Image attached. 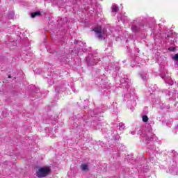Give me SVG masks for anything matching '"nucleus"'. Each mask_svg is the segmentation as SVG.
I'll use <instances>...</instances> for the list:
<instances>
[{
	"instance_id": "f257e3e1",
	"label": "nucleus",
	"mask_w": 178,
	"mask_h": 178,
	"mask_svg": "<svg viewBox=\"0 0 178 178\" xmlns=\"http://www.w3.org/2000/svg\"><path fill=\"white\" fill-rule=\"evenodd\" d=\"M92 31H94L95 36L97 37L99 40H104L106 35L105 29L101 26H95Z\"/></svg>"
},
{
	"instance_id": "f03ea898",
	"label": "nucleus",
	"mask_w": 178,
	"mask_h": 178,
	"mask_svg": "<svg viewBox=\"0 0 178 178\" xmlns=\"http://www.w3.org/2000/svg\"><path fill=\"white\" fill-rule=\"evenodd\" d=\"M51 173V168L49 167L40 168L36 172L38 177H45Z\"/></svg>"
},
{
	"instance_id": "7ed1b4c3",
	"label": "nucleus",
	"mask_w": 178,
	"mask_h": 178,
	"mask_svg": "<svg viewBox=\"0 0 178 178\" xmlns=\"http://www.w3.org/2000/svg\"><path fill=\"white\" fill-rule=\"evenodd\" d=\"M161 77L164 79L165 83H166L167 84H170V86H172L173 81L172 80V78H170V76L161 74Z\"/></svg>"
},
{
	"instance_id": "20e7f679",
	"label": "nucleus",
	"mask_w": 178,
	"mask_h": 178,
	"mask_svg": "<svg viewBox=\"0 0 178 178\" xmlns=\"http://www.w3.org/2000/svg\"><path fill=\"white\" fill-rule=\"evenodd\" d=\"M80 169L82 172H88L90 170V167L87 163H83L80 165Z\"/></svg>"
},
{
	"instance_id": "39448f33",
	"label": "nucleus",
	"mask_w": 178,
	"mask_h": 178,
	"mask_svg": "<svg viewBox=\"0 0 178 178\" xmlns=\"http://www.w3.org/2000/svg\"><path fill=\"white\" fill-rule=\"evenodd\" d=\"M124 124H123L122 122L119 123L118 129L119 130H120V131H123V130H124Z\"/></svg>"
},
{
	"instance_id": "423d86ee",
	"label": "nucleus",
	"mask_w": 178,
	"mask_h": 178,
	"mask_svg": "<svg viewBox=\"0 0 178 178\" xmlns=\"http://www.w3.org/2000/svg\"><path fill=\"white\" fill-rule=\"evenodd\" d=\"M118 10H119V8L118 7V6H116V4L113 5L112 12L116 13V12H118Z\"/></svg>"
},
{
	"instance_id": "0eeeda50",
	"label": "nucleus",
	"mask_w": 178,
	"mask_h": 178,
	"mask_svg": "<svg viewBox=\"0 0 178 178\" xmlns=\"http://www.w3.org/2000/svg\"><path fill=\"white\" fill-rule=\"evenodd\" d=\"M40 15H41L40 12H35L31 14V17L34 18L35 16H40Z\"/></svg>"
},
{
	"instance_id": "6e6552de",
	"label": "nucleus",
	"mask_w": 178,
	"mask_h": 178,
	"mask_svg": "<svg viewBox=\"0 0 178 178\" xmlns=\"http://www.w3.org/2000/svg\"><path fill=\"white\" fill-rule=\"evenodd\" d=\"M141 77L143 79V80L144 81H147V79H148V75H147V74H141Z\"/></svg>"
},
{
	"instance_id": "1a4fd4ad",
	"label": "nucleus",
	"mask_w": 178,
	"mask_h": 178,
	"mask_svg": "<svg viewBox=\"0 0 178 178\" xmlns=\"http://www.w3.org/2000/svg\"><path fill=\"white\" fill-rule=\"evenodd\" d=\"M142 119H143V122H148V116H147V115H143L142 117Z\"/></svg>"
},
{
	"instance_id": "9d476101",
	"label": "nucleus",
	"mask_w": 178,
	"mask_h": 178,
	"mask_svg": "<svg viewBox=\"0 0 178 178\" xmlns=\"http://www.w3.org/2000/svg\"><path fill=\"white\" fill-rule=\"evenodd\" d=\"M169 51H171L172 52H175L176 51V48L171 47L169 49Z\"/></svg>"
},
{
	"instance_id": "9b49d317",
	"label": "nucleus",
	"mask_w": 178,
	"mask_h": 178,
	"mask_svg": "<svg viewBox=\"0 0 178 178\" xmlns=\"http://www.w3.org/2000/svg\"><path fill=\"white\" fill-rule=\"evenodd\" d=\"M172 59L174 60H178V54H175L174 56H172Z\"/></svg>"
},
{
	"instance_id": "f8f14e48",
	"label": "nucleus",
	"mask_w": 178,
	"mask_h": 178,
	"mask_svg": "<svg viewBox=\"0 0 178 178\" xmlns=\"http://www.w3.org/2000/svg\"><path fill=\"white\" fill-rule=\"evenodd\" d=\"M131 29H132V30H137V26H132Z\"/></svg>"
},
{
	"instance_id": "ddd939ff",
	"label": "nucleus",
	"mask_w": 178,
	"mask_h": 178,
	"mask_svg": "<svg viewBox=\"0 0 178 178\" xmlns=\"http://www.w3.org/2000/svg\"><path fill=\"white\" fill-rule=\"evenodd\" d=\"M90 66H92L94 64H90V63H89L88 64Z\"/></svg>"
},
{
	"instance_id": "4468645a",
	"label": "nucleus",
	"mask_w": 178,
	"mask_h": 178,
	"mask_svg": "<svg viewBox=\"0 0 178 178\" xmlns=\"http://www.w3.org/2000/svg\"><path fill=\"white\" fill-rule=\"evenodd\" d=\"M8 78H9V79H11V78H12V76H10V75H9V76H8Z\"/></svg>"
},
{
	"instance_id": "2eb2a0df",
	"label": "nucleus",
	"mask_w": 178,
	"mask_h": 178,
	"mask_svg": "<svg viewBox=\"0 0 178 178\" xmlns=\"http://www.w3.org/2000/svg\"><path fill=\"white\" fill-rule=\"evenodd\" d=\"M74 44H77V42H74Z\"/></svg>"
}]
</instances>
